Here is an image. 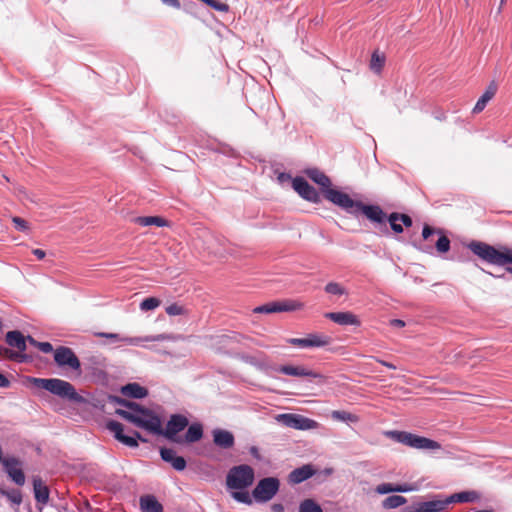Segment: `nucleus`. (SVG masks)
Instances as JSON below:
<instances>
[{"mask_svg": "<svg viewBox=\"0 0 512 512\" xmlns=\"http://www.w3.org/2000/svg\"><path fill=\"white\" fill-rule=\"evenodd\" d=\"M115 413L137 427L146 429L157 435H162L171 442L177 444L184 443L183 437L178 436V433L184 430L189 424L187 417L184 415L173 414L168 420L166 428L163 429L161 426V420L157 415L150 419H143L131 412L124 411V409H116Z\"/></svg>", "mask_w": 512, "mask_h": 512, "instance_id": "1", "label": "nucleus"}, {"mask_svg": "<svg viewBox=\"0 0 512 512\" xmlns=\"http://www.w3.org/2000/svg\"><path fill=\"white\" fill-rule=\"evenodd\" d=\"M468 248L483 261L505 267L506 271L512 275V249L506 246L496 248L485 242L472 241Z\"/></svg>", "mask_w": 512, "mask_h": 512, "instance_id": "2", "label": "nucleus"}, {"mask_svg": "<svg viewBox=\"0 0 512 512\" xmlns=\"http://www.w3.org/2000/svg\"><path fill=\"white\" fill-rule=\"evenodd\" d=\"M29 381L35 387L47 390L62 399L75 403L84 402V398L77 393L75 387L68 381L58 378L44 379L35 377L30 378Z\"/></svg>", "mask_w": 512, "mask_h": 512, "instance_id": "3", "label": "nucleus"}, {"mask_svg": "<svg viewBox=\"0 0 512 512\" xmlns=\"http://www.w3.org/2000/svg\"><path fill=\"white\" fill-rule=\"evenodd\" d=\"M385 436L417 450L436 451L442 448L441 444L435 440L406 431H386Z\"/></svg>", "mask_w": 512, "mask_h": 512, "instance_id": "4", "label": "nucleus"}, {"mask_svg": "<svg viewBox=\"0 0 512 512\" xmlns=\"http://www.w3.org/2000/svg\"><path fill=\"white\" fill-rule=\"evenodd\" d=\"M254 470L246 464L235 466L227 474L226 484L230 489L242 490L253 484Z\"/></svg>", "mask_w": 512, "mask_h": 512, "instance_id": "5", "label": "nucleus"}, {"mask_svg": "<svg viewBox=\"0 0 512 512\" xmlns=\"http://www.w3.org/2000/svg\"><path fill=\"white\" fill-rule=\"evenodd\" d=\"M275 419L278 423L286 427L302 431L317 429L319 426L317 421L294 413L278 414Z\"/></svg>", "mask_w": 512, "mask_h": 512, "instance_id": "6", "label": "nucleus"}, {"mask_svg": "<svg viewBox=\"0 0 512 512\" xmlns=\"http://www.w3.org/2000/svg\"><path fill=\"white\" fill-rule=\"evenodd\" d=\"M280 482L277 478L267 477L261 479L252 494L258 502H267L271 500L279 490Z\"/></svg>", "mask_w": 512, "mask_h": 512, "instance_id": "7", "label": "nucleus"}, {"mask_svg": "<svg viewBox=\"0 0 512 512\" xmlns=\"http://www.w3.org/2000/svg\"><path fill=\"white\" fill-rule=\"evenodd\" d=\"M324 197L334 205L339 206L346 212L356 215V208L359 201L353 200L348 194L334 188L324 191Z\"/></svg>", "mask_w": 512, "mask_h": 512, "instance_id": "8", "label": "nucleus"}, {"mask_svg": "<svg viewBox=\"0 0 512 512\" xmlns=\"http://www.w3.org/2000/svg\"><path fill=\"white\" fill-rule=\"evenodd\" d=\"M106 427L111 433H113L114 437L119 442L125 444L128 447H138V440L142 442H147V439L143 438L141 434L137 431H134L132 436L124 435V427L118 421L110 420L107 422Z\"/></svg>", "mask_w": 512, "mask_h": 512, "instance_id": "9", "label": "nucleus"}, {"mask_svg": "<svg viewBox=\"0 0 512 512\" xmlns=\"http://www.w3.org/2000/svg\"><path fill=\"white\" fill-rule=\"evenodd\" d=\"M96 337L107 338L113 342L121 341L126 345L131 346H140L143 342H156L165 340L166 337L164 335H156V336H146V337H122L117 333H105V332H96L94 334Z\"/></svg>", "mask_w": 512, "mask_h": 512, "instance_id": "10", "label": "nucleus"}, {"mask_svg": "<svg viewBox=\"0 0 512 512\" xmlns=\"http://www.w3.org/2000/svg\"><path fill=\"white\" fill-rule=\"evenodd\" d=\"M3 469L8 477L18 486L25 484V474L22 469V462L13 456L5 457L2 461Z\"/></svg>", "mask_w": 512, "mask_h": 512, "instance_id": "11", "label": "nucleus"}, {"mask_svg": "<svg viewBox=\"0 0 512 512\" xmlns=\"http://www.w3.org/2000/svg\"><path fill=\"white\" fill-rule=\"evenodd\" d=\"M287 343L300 348L324 347L331 343V338L324 334L310 333L305 338H289Z\"/></svg>", "mask_w": 512, "mask_h": 512, "instance_id": "12", "label": "nucleus"}, {"mask_svg": "<svg viewBox=\"0 0 512 512\" xmlns=\"http://www.w3.org/2000/svg\"><path fill=\"white\" fill-rule=\"evenodd\" d=\"M54 360L58 366H68L73 370L80 369V361L73 350L69 347L61 346L54 351Z\"/></svg>", "mask_w": 512, "mask_h": 512, "instance_id": "13", "label": "nucleus"}, {"mask_svg": "<svg viewBox=\"0 0 512 512\" xmlns=\"http://www.w3.org/2000/svg\"><path fill=\"white\" fill-rule=\"evenodd\" d=\"M292 187L303 199L313 203L320 202L319 193L304 178H294L292 181Z\"/></svg>", "mask_w": 512, "mask_h": 512, "instance_id": "14", "label": "nucleus"}, {"mask_svg": "<svg viewBox=\"0 0 512 512\" xmlns=\"http://www.w3.org/2000/svg\"><path fill=\"white\" fill-rule=\"evenodd\" d=\"M359 213L365 215L373 223L382 224L386 221L387 215L378 205H366L359 201L356 208V215Z\"/></svg>", "mask_w": 512, "mask_h": 512, "instance_id": "15", "label": "nucleus"}, {"mask_svg": "<svg viewBox=\"0 0 512 512\" xmlns=\"http://www.w3.org/2000/svg\"><path fill=\"white\" fill-rule=\"evenodd\" d=\"M325 317L334 323L342 326H360L361 321L358 316L350 311L345 312H327Z\"/></svg>", "mask_w": 512, "mask_h": 512, "instance_id": "16", "label": "nucleus"}, {"mask_svg": "<svg viewBox=\"0 0 512 512\" xmlns=\"http://www.w3.org/2000/svg\"><path fill=\"white\" fill-rule=\"evenodd\" d=\"M447 507L446 500H431L407 507L405 512H441Z\"/></svg>", "mask_w": 512, "mask_h": 512, "instance_id": "17", "label": "nucleus"}, {"mask_svg": "<svg viewBox=\"0 0 512 512\" xmlns=\"http://www.w3.org/2000/svg\"><path fill=\"white\" fill-rule=\"evenodd\" d=\"M278 372L294 376V377H312V378H319L323 379L324 377L312 370H309L305 366L299 365V366H292V365H282L278 368Z\"/></svg>", "mask_w": 512, "mask_h": 512, "instance_id": "18", "label": "nucleus"}, {"mask_svg": "<svg viewBox=\"0 0 512 512\" xmlns=\"http://www.w3.org/2000/svg\"><path fill=\"white\" fill-rule=\"evenodd\" d=\"M386 220L389 222L391 229L397 234L403 232V226L411 227L413 224L409 215L398 212L391 213Z\"/></svg>", "mask_w": 512, "mask_h": 512, "instance_id": "19", "label": "nucleus"}, {"mask_svg": "<svg viewBox=\"0 0 512 512\" xmlns=\"http://www.w3.org/2000/svg\"><path fill=\"white\" fill-rule=\"evenodd\" d=\"M419 486L416 483H404V484H391L382 483L376 486L375 491L378 494H388L391 492H412L417 491Z\"/></svg>", "mask_w": 512, "mask_h": 512, "instance_id": "20", "label": "nucleus"}, {"mask_svg": "<svg viewBox=\"0 0 512 512\" xmlns=\"http://www.w3.org/2000/svg\"><path fill=\"white\" fill-rule=\"evenodd\" d=\"M212 435L214 444L222 449H230L235 444L234 435L228 430L214 429Z\"/></svg>", "mask_w": 512, "mask_h": 512, "instance_id": "21", "label": "nucleus"}, {"mask_svg": "<svg viewBox=\"0 0 512 512\" xmlns=\"http://www.w3.org/2000/svg\"><path fill=\"white\" fill-rule=\"evenodd\" d=\"M160 455L162 460L170 463L175 470L183 471L186 468V460L182 456H177L173 449L161 448Z\"/></svg>", "mask_w": 512, "mask_h": 512, "instance_id": "22", "label": "nucleus"}, {"mask_svg": "<svg viewBox=\"0 0 512 512\" xmlns=\"http://www.w3.org/2000/svg\"><path fill=\"white\" fill-rule=\"evenodd\" d=\"M315 471L311 465H303L290 472L288 479L292 484H299L314 475Z\"/></svg>", "mask_w": 512, "mask_h": 512, "instance_id": "23", "label": "nucleus"}, {"mask_svg": "<svg viewBox=\"0 0 512 512\" xmlns=\"http://www.w3.org/2000/svg\"><path fill=\"white\" fill-rule=\"evenodd\" d=\"M498 86L496 82L492 81L488 87L486 88L485 92L482 94V96L478 99L476 102L473 113L477 114L484 110L487 103L495 96L497 92Z\"/></svg>", "mask_w": 512, "mask_h": 512, "instance_id": "24", "label": "nucleus"}, {"mask_svg": "<svg viewBox=\"0 0 512 512\" xmlns=\"http://www.w3.org/2000/svg\"><path fill=\"white\" fill-rule=\"evenodd\" d=\"M306 175L316 184H318L321 189L322 193L324 194V191L331 188V180L330 178L324 174L322 171L313 168L306 170Z\"/></svg>", "mask_w": 512, "mask_h": 512, "instance_id": "25", "label": "nucleus"}, {"mask_svg": "<svg viewBox=\"0 0 512 512\" xmlns=\"http://www.w3.org/2000/svg\"><path fill=\"white\" fill-rule=\"evenodd\" d=\"M142 512H163L162 504L153 495H144L139 500Z\"/></svg>", "mask_w": 512, "mask_h": 512, "instance_id": "26", "label": "nucleus"}, {"mask_svg": "<svg viewBox=\"0 0 512 512\" xmlns=\"http://www.w3.org/2000/svg\"><path fill=\"white\" fill-rule=\"evenodd\" d=\"M5 340L9 346L17 348L19 351L18 353L22 354V352L26 350V338L20 331H9L6 334Z\"/></svg>", "mask_w": 512, "mask_h": 512, "instance_id": "27", "label": "nucleus"}, {"mask_svg": "<svg viewBox=\"0 0 512 512\" xmlns=\"http://www.w3.org/2000/svg\"><path fill=\"white\" fill-rule=\"evenodd\" d=\"M33 489L36 501L41 504H46L49 500L50 492L41 478L35 477L33 479Z\"/></svg>", "mask_w": 512, "mask_h": 512, "instance_id": "28", "label": "nucleus"}, {"mask_svg": "<svg viewBox=\"0 0 512 512\" xmlns=\"http://www.w3.org/2000/svg\"><path fill=\"white\" fill-rule=\"evenodd\" d=\"M119 403H121L126 408H128L129 412H131L134 415H137L139 417H142L143 419H150L151 417H156V415L151 410L142 407L141 405H139L136 402L119 400ZM126 411L128 412V410H126Z\"/></svg>", "mask_w": 512, "mask_h": 512, "instance_id": "29", "label": "nucleus"}, {"mask_svg": "<svg viewBox=\"0 0 512 512\" xmlns=\"http://www.w3.org/2000/svg\"><path fill=\"white\" fill-rule=\"evenodd\" d=\"M121 392L123 395L135 399H142L148 395V390L138 383H129L123 386Z\"/></svg>", "mask_w": 512, "mask_h": 512, "instance_id": "30", "label": "nucleus"}, {"mask_svg": "<svg viewBox=\"0 0 512 512\" xmlns=\"http://www.w3.org/2000/svg\"><path fill=\"white\" fill-rule=\"evenodd\" d=\"M134 221L140 226L155 225L158 227H164L168 225V221L160 216H142L135 218Z\"/></svg>", "mask_w": 512, "mask_h": 512, "instance_id": "31", "label": "nucleus"}, {"mask_svg": "<svg viewBox=\"0 0 512 512\" xmlns=\"http://www.w3.org/2000/svg\"><path fill=\"white\" fill-rule=\"evenodd\" d=\"M203 436V428L201 424L195 423L188 427L183 437L184 443H194L199 441Z\"/></svg>", "mask_w": 512, "mask_h": 512, "instance_id": "32", "label": "nucleus"}, {"mask_svg": "<svg viewBox=\"0 0 512 512\" xmlns=\"http://www.w3.org/2000/svg\"><path fill=\"white\" fill-rule=\"evenodd\" d=\"M476 499H478L477 492L464 491V492L455 493V494L451 495L449 498L446 499V502H447V506H448L450 503H453V502H459V503L473 502Z\"/></svg>", "mask_w": 512, "mask_h": 512, "instance_id": "33", "label": "nucleus"}, {"mask_svg": "<svg viewBox=\"0 0 512 512\" xmlns=\"http://www.w3.org/2000/svg\"><path fill=\"white\" fill-rule=\"evenodd\" d=\"M278 312H292L302 310L304 303L299 300L287 299L283 301H276Z\"/></svg>", "mask_w": 512, "mask_h": 512, "instance_id": "34", "label": "nucleus"}, {"mask_svg": "<svg viewBox=\"0 0 512 512\" xmlns=\"http://www.w3.org/2000/svg\"><path fill=\"white\" fill-rule=\"evenodd\" d=\"M407 503V499L400 495H392L385 498L382 502L384 509H395Z\"/></svg>", "mask_w": 512, "mask_h": 512, "instance_id": "35", "label": "nucleus"}, {"mask_svg": "<svg viewBox=\"0 0 512 512\" xmlns=\"http://www.w3.org/2000/svg\"><path fill=\"white\" fill-rule=\"evenodd\" d=\"M0 358L23 362L27 359L26 355L15 352L7 347L0 345Z\"/></svg>", "mask_w": 512, "mask_h": 512, "instance_id": "36", "label": "nucleus"}, {"mask_svg": "<svg viewBox=\"0 0 512 512\" xmlns=\"http://www.w3.org/2000/svg\"><path fill=\"white\" fill-rule=\"evenodd\" d=\"M299 512H323V510L313 499H305L299 505Z\"/></svg>", "mask_w": 512, "mask_h": 512, "instance_id": "37", "label": "nucleus"}, {"mask_svg": "<svg viewBox=\"0 0 512 512\" xmlns=\"http://www.w3.org/2000/svg\"><path fill=\"white\" fill-rule=\"evenodd\" d=\"M439 238L436 242V249L439 253H446L450 249V240L449 238L442 233L441 230L437 231Z\"/></svg>", "mask_w": 512, "mask_h": 512, "instance_id": "38", "label": "nucleus"}, {"mask_svg": "<svg viewBox=\"0 0 512 512\" xmlns=\"http://www.w3.org/2000/svg\"><path fill=\"white\" fill-rule=\"evenodd\" d=\"M0 494L5 496L13 504L20 505L22 502V494L19 490L13 489L8 491L0 488Z\"/></svg>", "mask_w": 512, "mask_h": 512, "instance_id": "39", "label": "nucleus"}, {"mask_svg": "<svg viewBox=\"0 0 512 512\" xmlns=\"http://www.w3.org/2000/svg\"><path fill=\"white\" fill-rule=\"evenodd\" d=\"M325 292L332 295L342 296L347 293L346 289L337 282H329L324 288Z\"/></svg>", "mask_w": 512, "mask_h": 512, "instance_id": "40", "label": "nucleus"}, {"mask_svg": "<svg viewBox=\"0 0 512 512\" xmlns=\"http://www.w3.org/2000/svg\"><path fill=\"white\" fill-rule=\"evenodd\" d=\"M331 415H332L333 419L338 420V421H350V422L358 421V416H356L355 414H352L350 412H347V411L336 410V411H333Z\"/></svg>", "mask_w": 512, "mask_h": 512, "instance_id": "41", "label": "nucleus"}, {"mask_svg": "<svg viewBox=\"0 0 512 512\" xmlns=\"http://www.w3.org/2000/svg\"><path fill=\"white\" fill-rule=\"evenodd\" d=\"M385 57L377 52H374L371 57L370 67L375 72H380L384 66Z\"/></svg>", "mask_w": 512, "mask_h": 512, "instance_id": "42", "label": "nucleus"}, {"mask_svg": "<svg viewBox=\"0 0 512 512\" xmlns=\"http://www.w3.org/2000/svg\"><path fill=\"white\" fill-rule=\"evenodd\" d=\"M160 303L161 302L158 298L148 297L141 302L140 308L143 311H149L157 308L160 305Z\"/></svg>", "mask_w": 512, "mask_h": 512, "instance_id": "43", "label": "nucleus"}, {"mask_svg": "<svg viewBox=\"0 0 512 512\" xmlns=\"http://www.w3.org/2000/svg\"><path fill=\"white\" fill-rule=\"evenodd\" d=\"M255 313H278L276 301L269 302L264 305L258 306L253 310Z\"/></svg>", "mask_w": 512, "mask_h": 512, "instance_id": "44", "label": "nucleus"}, {"mask_svg": "<svg viewBox=\"0 0 512 512\" xmlns=\"http://www.w3.org/2000/svg\"><path fill=\"white\" fill-rule=\"evenodd\" d=\"M165 311L169 316L185 315L187 313L186 309L177 303L167 306Z\"/></svg>", "mask_w": 512, "mask_h": 512, "instance_id": "45", "label": "nucleus"}, {"mask_svg": "<svg viewBox=\"0 0 512 512\" xmlns=\"http://www.w3.org/2000/svg\"><path fill=\"white\" fill-rule=\"evenodd\" d=\"M232 497L236 501L241 502V503H245V504H251L252 503V500H251L248 492L235 491V492L232 493Z\"/></svg>", "mask_w": 512, "mask_h": 512, "instance_id": "46", "label": "nucleus"}, {"mask_svg": "<svg viewBox=\"0 0 512 512\" xmlns=\"http://www.w3.org/2000/svg\"><path fill=\"white\" fill-rule=\"evenodd\" d=\"M12 222L14 223V226L19 231H27L29 229L28 223L26 220L20 217H13Z\"/></svg>", "mask_w": 512, "mask_h": 512, "instance_id": "47", "label": "nucleus"}, {"mask_svg": "<svg viewBox=\"0 0 512 512\" xmlns=\"http://www.w3.org/2000/svg\"><path fill=\"white\" fill-rule=\"evenodd\" d=\"M437 231H438V230H436V229H434V228L430 227L429 225H425V226L423 227L422 236H423V238H424L425 240H428V239H429V237H430L431 235H433V234H435V233L437 234Z\"/></svg>", "mask_w": 512, "mask_h": 512, "instance_id": "48", "label": "nucleus"}, {"mask_svg": "<svg viewBox=\"0 0 512 512\" xmlns=\"http://www.w3.org/2000/svg\"><path fill=\"white\" fill-rule=\"evenodd\" d=\"M38 349L43 353H50L53 351V346L49 342H39Z\"/></svg>", "mask_w": 512, "mask_h": 512, "instance_id": "49", "label": "nucleus"}, {"mask_svg": "<svg viewBox=\"0 0 512 512\" xmlns=\"http://www.w3.org/2000/svg\"><path fill=\"white\" fill-rule=\"evenodd\" d=\"M164 4L179 9L181 7L179 0H161Z\"/></svg>", "mask_w": 512, "mask_h": 512, "instance_id": "50", "label": "nucleus"}, {"mask_svg": "<svg viewBox=\"0 0 512 512\" xmlns=\"http://www.w3.org/2000/svg\"><path fill=\"white\" fill-rule=\"evenodd\" d=\"M9 385H10L9 379L4 374L0 373V387L6 388V387H9Z\"/></svg>", "mask_w": 512, "mask_h": 512, "instance_id": "51", "label": "nucleus"}, {"mask_svg": "<svg viewBox=\"0 0 512 512\" xmlns=\"http://www.w3.org/2000/svg\"><path fill=\"white\" fill-rule=\"evenodd\" d=\"M390 325L396 328H402L405 326V322L401 319H392Z\"/></svg>", "mask_w": 512, "mask_h": 512, "instance_id": "52", "label": "nucleus"}, {"mask_svg": "<svg viewBox=\"0 0 512 512\" xmlns=\"http://www.w3.org/2000/svg\"><path fill=\"white\" fill-rule=\"evenodd\" d=\"M32 253L40 260L43 259L46 255L45 251L42 249H34Z\"/></svg>", "mask_w": 512, "mask_h": 512, "instance_id": "53", "label": "nucleus"}, {"mask_svg": "<svg viewBox=\"0 0 512 512\" xmlns=\"http://www.w3.org/2000/svg\"><path fill=\"white\" fill-rule=\"evenodd\" d=\"M272 512H284V506L282 504L275 503L271 506Z\"/></svg>", "mask_w": 512, "mask_h": 512, "instance_id": "54", "label": "nucleus"}, {"mask_svg": "<svg viewBox=\"0 0 512 512\" xmlns=\"http://www.w3.org/2000/svg\"><path fill=\"white\" fill-rule=\"evenodd\" d=\"M377 362H379L380 364H382L383 366H385V367H387L389 369H396V366L393 365L390 362H387V361H384V360H380V359H377Z\"/></svg>", "mask_w": 512, "mask_h": 512, "instance_id": "55", "label": "nucleus"}, {"mask_svg": "<svg viewBox=\"0 0 512 512\" xmlns=\"http://www.w3.org/2000/svg\"><path fill=\"white\" fill-rule=\"evenodd\" d=\"M26 341H28L31 345H33L34 347L38 348V344H39V341L35 340L33 337L31 336H28L26 338Z\"/></svg>", "mask_w": 512, "mask_h": 512, "instance_id": "56", "label": "nucleus"}, {"mask_svg": "<svg viewBox=\"0 0 512 512\" xmlns=\"http://www.w3.org/2000/svg\"><path fill=\"white\" fill-rule=\"evenodd\" d=\"M2 328V322L0 321V329Z\"/></svg>", "mask_w": 512, "mask_h": 512, "instance_id": "57", "label": "nucleus"}]
</instances>
